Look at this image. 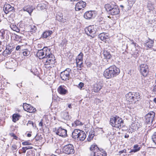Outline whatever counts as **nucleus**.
Segmentation results:
<instances>
[{"label":"nucleus","instance_id":"nucleus-48","mask_svg":"<svg viewBox=\"0 0 156 156\" xmlns=\"http://www.w3.org/2000/svg\"><path fill=\"white\" fill-rule=\"evenodd\" d=\"M22 144L23 145H29L31 144L30 143H29V142L27 141L24 142L22 143Z\"/></svg>","mask_w":156,"mask_h":156},{"label":"nucleus","instance_id":"nucleus-11","mask_svg":"<svg viewBox=\"0 0 156 156\" xmlns=\"http://www.w3.org/2000/svg\"><path fill=\"white\" fill-rule=\"evenodd\" d=\"M155 113L153 112H150L145 116V122L148 124L152 123L155 116Z\"/></svg>","mask_w":156,"mask_h":156},{"label":"nucleus","instance_id":"nucleus-52","mask_svg":"<svg viewBox=\"0 0 156 156\" xmlns=\"http://www.w3.org/2000/svg\"><path fill=\"white\" fill-rule=\"evenodd\" d=\"M0 32L1 33V35L2 37H4V35L5 34V31L3 30H2L1 31H0Z\"/></svg>","mask_w":156,"mask_h":156},{"label":"nucleus","instance_id":"nucleus-62","mask_svg":"<svg viewBox=\"0 0 156 156\" xmlns=\"http://www.w3.org/2000/svg\"><path fill=\"white\" fill-rule=\"evenodd\" d=\"M120 7L122 8H123L124 6L123 5H120Z\"/></svg>","mask_w":156,"mask_h":156},{"label":"nucleus","instance_id":"nucleus-4","mask_svg":"<svg viewBox=\"0 0 156 156\" xmlns=\"http://www.w3.org/2000/svg\"><path fill=\"white\" fill-rule=\"evenodd\" d=\"M127 101L135 103L140 100V96L139 93L129 92L126 95Z\"/></svg>","mask_w":156,"mask_h":156},{"label":"nucleus","instance_id":"nucleus-19","mask_svg":"<svg viewBox=\"0 0 156 156\" xmlns=\"http://www.w3.org/2000/svg\"><path fill=\"white\" fill-rule=\"evenodd\" d=\"M94 13V12L92 11H87L85 13L84 17L86 19H90L93 17Z\"/></svg>","mask_w":156,"mask_h":156},{"label":"nucleus","instance_id":"nucleus-46","mask_svg":"<svg viewBox=\"0 0 156 156\" xmlns=\"http://www.w3.org/2000/svg\"><path fill=\"white\" fill-rule=\"evenodd\" d=\"M29 125H31L33 127L35 126V125L34 124L33 122L29 121H28V123L27 124V125L28 126Z\"/></svg>","mask_w":156,"mask_h":156},{"label":"nucleus","instance_id":"nucleus-6","mask_svg":"<svg viewBox=\"0 0 156 156\" xmlns=\"http://www.w3.org/2000/svg\"><path fill=\"white\" fill-rule=\"evenodd\" d=\"M85 32L88 35L94 37L96 35L97 27L96 26H89L85 29Z\"/></svg>","mask_w":156,"mask_h":156},{"label":"nucleus","instance_id":"nucleus-57","mask_svg":"<svg viewBox=\"0 0 156 156\" xmlns=\"http://www.w3.org/2000/svg\"><path fill=\"white\" fill-rule=\"evenodd\" d=\"M129 137V135L127 134H126L124 136V137L125 138H127Z\"/></svg>","mask_w":156,"mask_h":156},{"label":"nucleus","instance_id":"nucleus-2","mask_svg":"<svg viewBox=\"0 0 156 156\" xmlns=\"http://www.w3.org/2000/svg\"><path fill=\"white\" fill-rule=\"evenodd\" d=\"M47 51V55L46 56L43 61L46 68H51L52 66H54L53 65L55 62V57L54 55L50 53V50Z\"/></svg>","mask_w":156,"mask_h":156},{"label":"nucleus","instance_id":"nucleus-59","mask_svg":"<svg viewBox=\"0 0 156 156\" xmlns=\"http://www.w3.org/2000/svg\"><path fill=\"white\" fill-rule=\"evenodd\" d=\"M153 101L154 103H156V97L154 99Z\"/></svg>","mask_w":156,"mask_h":156},{"label":"nucleus","instance_id":"nucleus-33","mask_svg":"<svg viewBox=\"0 0 156 156\" xmlns=\"http://www.w3.org/2000/svg\"><path fill=\"white\" fill-rule=\"evenodd\" d=\"M30 26V32H31V33H35L37 30V28L35 25H31Z\"/></svg>","mask_w":156,"mask_h":156},{"label":"nucleus","instance_id":"nucleus-63","mask_svg":"<svg viewBox=\"0 0 156 156\" xmlns=\"http://www.w3.org/2000/svg\"><path fill=\"white\" fill-rule=\"evenodd\" d=\"M64 21H65V22H66V19H63Z\"/></svg>","mask_w":156,"mask_h":156},{"label":"nucleus","instance_id":"nucleus-22","mask_svg":"<svg viewBox=\"0 0 156 156\" xmlns=\"http://www.w3.org/2000/svg\"><path fill=\"white\" fill-rule=\"evenodd\" d=\"M63 15L62 13H58L56 15V20L58 21L61 22L62 23H64L65 21L62 18Z\"/></svg>","mask_w":156,"mask_h":156},{"label":"nucleus","instance_id":"nucleus-18","mask_svg":"<svg viewBox=\"0 0 156 156\" xmlns=\"http://www.w3.org/2000/svg\"><path fill=\"white\" fill-rule=\"evenodd\" d=\"M81 130L78 129H75L72 133V136L73 138L75 139H78L79 135Z\"/></svg>","mask_w":156,"mask_h":156},{"label":"nucleus","instance_id":"nucleus-53","mask_svg":"<svg viewBox=\"0 0 156 156\" xmlns=\"http://www.w3.org/2000/svg\"><path fill=\"white\" fill-rule=\"evenodd\" d=\"M63 100L62 99L58 97L57 98V101L59 102H62V100Z\"/></svg>","mask_w":156,"mask_h":156},{"label":"nucleus","instance_id":"nucleus-17","mask_svg":"<svg viewBox=\"0 0 156 156\" xmlns=\"http://www.w3.org/2000/svg\"><path fill=\"white\" fill-rule=\"evenodd\" d=\"M14 7L9 4L5 5L3 8V10L5 14H7L13 10Z\"/></svg>","mask_w":156,"mask_h":156},{"label":"nucleus","instance_id":"nucleus-27","mask_svg":"<svg viewBox=\"0 0 156 156\" xmlns=\"http://www.w3.org/2000/svg\"><path fill=\"white\" fill-rule=\"evenodd\" d=\"M20 117V115L18 114H13L12 116L13 121L14 122H16L17 121L19 120Z\"/></svg>","mask_w":156,"mask_h":156},{"label":"nucleus","instance_id":"nucleus-35","mask_svg":"<svg viewBox=\"0 0 156 156\" xmlns=\"http://www.w3.org/2000/svg\"><path fill=\"white\" fill-rule=\"evenodd\" d=\"M134 149L132 150L131 152H136L140 150V147L138 145H135L133 147Z\"/></svg>","mask_w":156,"mask_h":156},{"label":"nucleus","instance_id":"nucleus-60","mask_svg":"<svg viewBox=\"0 0 156 156\" xmlns=\"http://www.w3.org/2000/svg\"><path fill=\"white\" fill-rule=\"evenodd\" d=\"M28 137H30L31 136V134H28L27 135Z\"/></svg>","mask_w":156,"mask_h":156},{"label":"nucleus","instance_id":"nucleus-9","mask_svg":"<svg viewBox=\"0 0 156 156\" xmlns=\"http://www.w3.org/2000/svg\"><path fill=\"white\" fill-rule=\"evenodd\" d=\"M53 131L57 135L62 137H66L67 136L66 130L62 128L61 127L58 129H53Z\"/></svg>","mask_w":156,"mask_h":156},{"label":"nucleus","instance_id":"nucleus-58","mask_svg":"<svg viewBox=\"0 0 156 156\" xmlns=\"http://www.w3.org/2000/svg\"><path fill=\"white\" fill-rule=\"evenodd\" d=\"M68 107L70 108H72L71 104H69L68 105Z\"/></svg>","mask_w":156,"mask_h":156},{"label":"nucleus","instance_id":"nucleus-1","mask_svg":"<svg viewBox=\"0 0 156 156\" xmlns=\"http://www.w3.org/2000/svg\"><path fill=\"white\" fill-rule=\"evenodd\" d=\"M120 72L119 69L114 65L106 69L104 72V75L106 78L109 79L116 76Z\"/></svg>","mask_w":156,"mask_h":156},{"label":"nucleus","instance_id":"nucleus-50","mask_svg":"<svg viewBox=\"0 0 156 156\" xmlns=\"http://www.w3.org/2000/svg\"><path fill=\"white\" fill-rule=\"evenodd\" d=\"M130 41L131 42V44H133L134 45V46L135 47L136 45V44L135 43L134 41L133 40H131L130 39H129Z\"/></svg>","mask_w":156,"mask_h":156},{"label":"nucleus","instance_id":"nucleus-54","mask_svg":"<svg viewBox=\"0 0 156 156\" xmlns=\"http://www.w3.org/2000/svg\"><path fill=\"white\" fill-rule=\"evenodd\" d=\"M39 126H40L42 127L43 126L42 120H41L39 123Z\"/></svg>","mask_w":156,"mask_h":156},{"label":"nucleus","instance_id":"nucleus-37","mask_svg":"<svg viewBox=\"0 0 156 156\" xmlns=\"http://www.w3.org/2000/svg\"><path fill=\"white\" fill-rule=\"evenodd\" d=\"M83 61H76L77 66L80 68L83 66Z\"/></svg>","mask_w":156,"mask_h":156},{"label":"nucleus","instance_id":"nucleus-29","mask_svg":"<svg viewBox=\"0 0 156 156\" xmlns=\"http://www.w3.org/2000/svg\"><path fill=\"white\" fill-rule=\"evenodd\" d=\"M23 10L24 11H26L28 12L30 14L32 12L33 9L32 8L30 7V6H29L25 7L23 9Z\"/></svg>","mask_w":156,"mask_h":156},{"label":"nucleus","instance_id":"nucleus-8","mask_svg":"<svg viewBox=\"0 0 156 156\" xmlns=\"http://www.w3.org/2000/svg\"><path fill=\"white\" fill-rule=\"evenodd\" d=\"M71 72V70L69 68H67L64 71L61 73L60 76L61 79L64 80H69L71 78L70 74Z\"/></svg>","mask_w":156,"mask_h":156},{"label":"nucleus","instance_id":"nucleus-24","mask_svg":"<svg viewBox=\"0 0 156 156\" xmlns=\"http://www.w3.org/2000/svg\"><path fill=\"white\" fill-rule=\"evenodd\" d=\"M154 44V41L151 39H149L145 43V46L149 48H151Z\"/></svg>","mask_w":156,"mask_h":156},{"label":"nucleus","instance_id":"nucleus-21","mask_svg":"<svg viewBox=\"0 0 156 156\" xmlns=\"http://www.w3.org/2000/svg\"><path fill=\"white\" fill-rule=\"evenodd\" d=\"M80 132V135L77 139H79L81 141H83L85 139L86 137V135L83 131L81 130Z\"/></svg>","mask_w":156,"mask_h":156},{"label":"nucleus","instance_id":"nucleus-20","mask_svg":"<svg viewBox=\"0 0 156 156\" xmlns=\"http://www.w3.org/2000/svg\"><path fill=\"white\" fill-rule=\"evenodd\" d=\"M140 126L139 123L137 121H135L132 123L131 127L133 130H136L139 128Z\"/></svg>","mask_w":156,"mask_h":156},{"label":"nucleus","instance_id":"nucleus-7","mask_svg":"<svg viewBox=\"0 0 156 156\" xmlns=\"http://www.w3.org/2000/svg\"><path fill=\"white\" fill-rule=\"evenodd\" d=\"M62 150L64 153L68 154H73L75 152L73 145L70 144L64 146L63 147Z\"/></svg>","mask_w":156,"mask_h":156},{"label":"nucleus","instance_id":"nucleus-15","mask_svg":"<svg viewBox=\"0 0 156 156\" xmlns=\"http://www.w3.org/2000/svg\"><path fill=\"white\" fill-rule=\"evenodd\" d=\"M99 38L101 40L106 43H108L109 41V37L107 34L103 33L100 34L98 36Z\"/></svg>","mask_w":156,"mask_h":156},{"label":"nucleus","instance_id":"nucleus-5","mask_svg":"<svg viewBox=\"0 0 156 156\" xmlns=\"http://www.w3.org/2000/svg\"><path fill=\"white\" fill-rule=\"evenodd\" d=\"M105 8L109 13L113 16L118 15L120 12L118 6L117 5L107 4L105 5Z\"/></svg>","mask_w":156,"mask_h":156},{"label":"nucleus","instance_id":"nucleus-32","mask_svg":"<svg viewBox=\"0 0 156 156\" xmlns=\"http://www.w3.org/2000/svg\"><path fill=\"white\" fill-rule=\"evenodd\" d=\"M83 54L82 53H80L77 57L76 61H83Z\"/></svg>","mask_w":156,"mask_h":156},{"label":"nucleus","instance_id":"nucleus-39","mask_svg":"<svg viewBox=\"0 0 156 156\" xmlns=\"http://www.w3.org/2000/svg\"><path fill=\"white\" fill-rule=\"evenodd\" d=\"M33 147L31 146H27L22 148L23 153H25L26 152V151L28 149H32Z\"/></svg>","mask_w":156,"mask_h":156},{"label":"nucleus","instance_id":"nucleus-61","mask_svg":"<svg viewBox=\"0 0 156 156\" xmlns=\"http://www.w3.org/2000/svg\"><path fill=\"white\" fill-rule=\"evenodd\" d=\"M135 1H136L135 0H134V1H133L132 3H133V4L134 3H135Z\"/></svg>","mask_w":156,"mask_h":156},{"label":"nucleus","instance_id":"nucleus-3","mask_svg":"<svg viewBox=\"0 0 156 156\" xmlns=\"http://www.w3.org/2000/svg\"><path fill=\"white\" fill-rule=\"evenodd\" d=\"M111 125L115 128L120 129L123 126V122L122 119L119 117H112L110 120Z\"/></svg>","mask_w":156,"mask_h":156},{"label":"nucleus","instance_id":"nucleus-16","mask_svg":"<svg viewBox=\"0 0 156 156\" xmlns=\"http://www.w3.org/2000/svg\"><path fill=\"white\" fill-rule=\"evenodd\" d=\"M58 91L59 94L64 95L66 94L67 92V90L64 86H60L58 88Z\"/></svg>","mask_w":156,"mask_h":156},{"label":"nucleus","instance_id":"nucleus-34","mask_svg":"<svg viewBox=\"0 0 156 156\" xmlns=\"http://www.w3.org/2000/svg\"><path fill=\"white\" fill-rule=\"evenodd\" d=\"M37 7L41 10H42L46 8V5L44 3L39 4L37 5Z\"/></svg>","mask_w":156,"mask_h":156},{"label":"nucleus","instance_id":"nucleus-43","mask_svg":"<svg viewBox=\"0 0 156 156\" xmlns=\"http://www.w3.org/2000/svg\"><path fill=\"white\" fill-rule=\"evenodd\" d=\"M23 54L24 56H28L30 54V51L27 50H25V51L23 52Z\"/></svg>","mask_w":156,"mask_h":156},{"label":"nucleus","instance_id":"nucleus-25","mask_svg":"<svg viewBox=\"0 0 156 156\" xmlns=\"http://www.w3.org/2000/svg\"><path fill=\"white\" fill-rule=\"evenodd\" d=\"M90 150L92 151L91 153H93L95 152H97L99 150V148L98 147L97 145L95 144L92 145L90 147Z\"/></svg>","mask_w":156,"mask_h":156},{"label":"nucleus","instance_id":"nucleus-64","mask_svg":"<svg viewBox=\"0 0 156 156\" xmlns=\"http://www.w3.org/2000/svg\"><path fill=\"white\" fill-rule=\"evenodd\" d=\"M108 18H109V17L110 18H111V17L110 16H108Z\"/></svg>","mask_w":156,"mask_h":156},{"label":"nucleus","instance_id":"nucleus-26","mask_svg":"<svg viewBox=\"0 0 156 156\" xmlns=\"http://www.w3.org/2000/svg\"><path fill=\"white\" fill-rule=\"evenodd\" d=\"M91 156H106V154H102V153L99 150L93 153H91Z\"/></svg>","mask_w":156,"mask_h":156},{"label":"nucleus","instance_id":"nucleus-49","mask_svg":"<svg viewBox=\"0 0 156 156\" xmlns=\"http://www.w3.org/2000/svg\"><path fill=\"white\" fill-rule=\"evenodd\" d=\"M10 135L11 136L13 137L14 139L16 140L17 139V136H16L14 133H11L10 134Z\"/></svg>","mask_w":156,"mask_h":156},{"label":"nucleus","instance_id":"nucleus-40","mask_svg":"<svg viewBox=\"0 0 156 156\" xmlns=\"http://www.w3.org/2000/svg\"><path fill=\"white\" fill-rule=\"evenodd\" d=\"M152 139L153 141L156 144V132L153 133L152 136Z\"/></svg>","mask_w":156,"mask_h":156},{"label":"nucleus","instance_id":"nucleus-31","mask_svg":"<svg viewBox=\"0 0 156 156\" xmlns=\"http://www.w3.org/2000/svg\"><path fill=\"white\" fill-rule=\"evenodd\" d=\"M94 134L93 132H90L88 135V137L87 138V140L90 141L93 138L94 136Z\"/></svg>","mask_w":156,"mask_h":156},{"label":"nucleus","instance_id":"nucleus-55","mask_svg":"<svg viewBox=\"0 0 156 156\" xmlns=\"http://www.w3.org/2000/svg\"><path fill=\"white\" fill-rule=\"evenodd\" d=\"M20 46L18 45L16 47V50L17 51L19 50L20 48Z\"/></svg>","mask_w":156,"mask_h":156},{"label":"nucleus","instance_id":"nucleus-28","mask_svg":"<svg viewBox=\"0 0 156 156\" xmlns=\"http://www.w3.org/2000/svg\"><path fill=\"white\" fill-rule=\"evenodd\" d=\"M103 55L107 59H109L111 58V55L109 52L105 50L103 51Z\"/></svg>","mask_w":156,"mask_h":156},{"label":"nucleus","instance_id":"nucleus-14","mask_svg":"<svg viewBox=\"0 0 156 156\" xmlns=\"http://www.w3.org/2000/svg\"><path fill=\"white\" fill-rule=\"evenodd\" d=\"M24 109L26 111L30 113H33L36 111L35 108H34L30 105L26 103H24L23 105Z\"/></svg>","mask_w":156,"mask_h":156},{"label":"nucleus","instance_id":"nucleus-41","mask_svg":"<svg viewBox=\"0 0 156 156\" xmlns=\"http://www.w3.org/2000/svg\"><path fill=\"white\" fill-rule=\"evenodd\" d=\"M17 149V146L15 144H13L11 145V150L13 152L16 150Z\"/></svg>","mask_w":156,"mask_h":156},{"label":"nucleus","instance_id":"nucleus-56","mask_svg":"<svg viewBox=\"0 0 156 156\" xmlns=\"http://www.w3.org/2000/svg\"><path fill=\"white\" fill-rule=\"evenodd\" d=\"M153 90L154 92H155V93H156V86L154 87Z\"/></svg>","mask_w":156,"mask_h":156},{"label":"nucleus","instance_id":"nucleus-30","mask_svg":"<svg viewBox=\"0 0 156 156\" xmlns=\"http://www.w3.org/2000/svg\"><path fill=\"white\" fill-rule=\"evenodd\" d=\"M52 33V31L51 30L46 31L43 33V37L44 38H46L48 37Z\"/></svg>","mask_w":156,"mask_h":156},{"label":"nucleus","instance_id":"nucleus-13","mask_svg":"<svg viewBox=\"0 0 156 156\" xmlns=\"http://www.w3.org/2000/svg\"><path fill=\"white\" fill-rule=\"evenodd\" d=\"M86 6V3L85 2L80 1L76 4L75 6V10L78 11L81 10H83Z\"/></svg>","mask_w":156,"mask_h":156},{"label":"nucleus","instance_id":"nucleus-10","mask_svg":"<svg viewBox=\"0 0 156 156\" xmlns=\"http://www.w3.org/2000/svg\"><path fill=\"white\" fill-rule=\"evenodd\" d=\"M49 49L47 48H44L42 49L38 50V51L37 52L36 55L39 59H43L45 58L46 56H47L48 53V50H49Z\"/></svg>","mask_w":156,"mask_h":156},{"label":"nucleus","instance_id":"nucleus-44","mask_svg":"<svg viewBox=\"0 0 156 156\" xmlns=\"http://www.w3.org/2000/svg\"><path fill=\"white\" fill-rule=\"evenodd\" d=\"M21 37L20 36H19L17 35H15V39L17 41H20L21 40Z\"/></svg>","mask_w":156,"mask_h":156},{"label":"nucleus","instance_id":"nucleus-38","mask_svg":"<svg viewBox=\"0 0 156 156\" xmlns=\"http://www.w3.org/2000/svg\"><path fill=\"white\" fill-rule=\"evenodd\" d=\"M76 126H81L83 125V123L78 120H76L74 122Z\"/></svg>","mask_w":156,"mask_h":156},{"label":"nucleus","instance_id":"nucleus-47","mask_svg":"<svg viewBox=\"0 0 156 156\" xmlns=\"http://www.w3.org/2000/svg\"><path fill=\"white\" fill-rule=\"evenodd\" d=\"M84 86L83 83L80 82L78 85V87L80 89H81Z\"/></svg>","mask_w":156,"mask_h":156},{"label":"nucleus","instance_id":"nucleus-45","mask_svg":"<svg viewBox=\"0 0 156 156\" xmlns=\"http://www.w3.org/2000/svg\"><path fill=\"white\" fill-rule=\"evenodd\" d=\"M35 154H34L32 151H30L28 152L27 154V156H34Z\"/></svg>","mask_w":156,"mask_h":156},{"label":"nucleus","instance_id":"nucleus-42","mask_svg":"<svg viewBox=\"0 0 156 156\" xmlns=\"http://www.w3.org/2000/svg\"><path fill=\"white\" fill-rule=\"evenodd\" d=\"M10 27L11 29L14 31H17V30L18 29L16 25H11L10 26Z\"/></svg>","mask_w":156,"mask_h":156},{"label":"nucleus","instance_id":"nucleus-36","mask_svg":"<svg viewBox=\"0 0 156 156\" xmlns=\"http://www.w3.org/2000/svg\"><path fill=\"white\" fill-rule=\"evenodd\" d=\"M11 52V50L6 48L5 50L4 51L3 53L4 55L6 56V55H8L10 54Z\"/></svg>","mask_w":156,"mask_h":156},{"label":"nucleus","instance_id":"nucleus-23","mask_svg":"<svg viewBox=\"0 0 156 156\" xmlns=\"http://www.w3.org/2000/svg\"><path fill=\"white\" fill-rule=\"evenodd\" d=\"M102 88L101 84L99 83H98L95 84L94 87V90L95 92H98Z\"/></svg>","mask_w":156,"mask_h":156},{"label":"nucleus","instance_id":"nucleus-12","mask_svg":"<svg viewBox=\"0 0 156 156\" xmlns=\"http://www.w3.org/2000/svg\"><path fill=\"white\" fill-rule=\"evenodd\" d=\"M140 70L141 74L144 76H147L148 72V66L146 64H142L140 66Z\"/></svg>","mask_w":156,"mask_h":156},{"label":"nucleus","instance_id":"nucleus-51","mask_svg":"<svg viewBox=\"0 0 156 156\" xmlns=\"http://www.w3.org/2000/svg\"><path fill=\"white\" fill-rule=\"evenodd\" d=\"M126 149H124L123 150L119 151V154H121L122 153H126Z\"/></svg>","mask_w":156,"mask_h":156}]
</instances>
